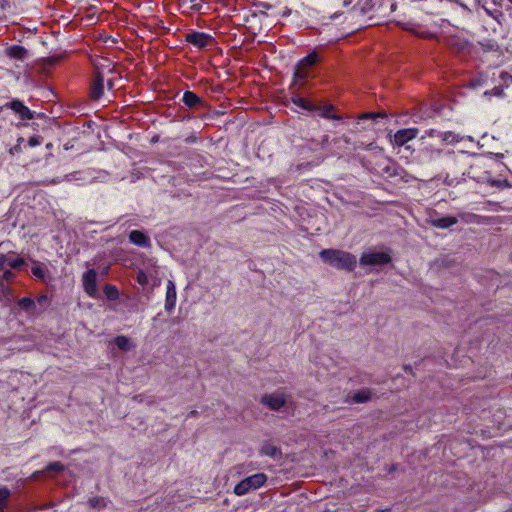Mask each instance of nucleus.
<instances>
[{
	"instance_id": "nucleus-32",
	"label": "nucleus",
	"mask_w": 512,
	"mask_h": 512,
	"mask_svg": "<svg viewBox=\"0 0 512 512\" xmlns=\"http://www.w3.org/2000/svg\"><path fill=\"white\" fill-rule=\"evenodd\" d=\"M31 272L35 277H37L39 279H44V277H45V271L40 264H35L31 268Z\"/></svg>"
},
{
	"instance_id": "nucleus-22",
	"label": "nucleus",
	"mask_w": 512,
	"mask_h": 512,
	"mask_svg": "<svg viewBox=\"0 0 512 512\" xmlns=\"http://www.w3.org/2000/svg\"><path fill=\"white\" fill-rule=\"evenodd\" d=\"M11 491L6 486H0V512L8 507Z\"/></svg>"
},
{
	"instance_id": "nucleus-15",
	"label": "nucleus",
	"mask_w": 512,
	"mask_h": 512,
	"mask_svg": "<svg viewBox=\"0 0 512 512\" xmlns=\"http://www.w3.org/2000/svg\"><path fill=\"white\" fill-rule=\"evenodd\" d=\"M14 300L12 289L9 283L0 281V302L4 306H9Z\"/></svg>"
},
{
	"instance_id": "nucleus-11",
	"label": "nucleus",
	"mask_w": 512,
	"mask_h": 512,
	"mask_svg": "<svg viewBox=\"0 0 512 512\" xmlns=\"http://www.w3.org/2000/svg\"><path fill=\"white\" fill-rule=\"evenodd\" d=\"M104 91V79L103 76L97 72L94 75V78L91 82L90 86V98L92 100H99L103 95Z\"/></svg>"
},
{
	"instance_id": "nucleus-43",
	"label": "nucleus",
	"mask_w": 512,
	"mask_h": 512,
	"mask_svg": "<svg viewBox=\"0 0 512 512\" xmlns=\"http://www.w3.org/2000/svg\"><path fill=\"white\" fill-rule=\"evenodd\" d=\"M42 472H43V471H36V472H34V473H33L32 477H33V478H36V477H38Z\"/></svg>"
},
{
	"instance_id": "nucleus-39",
	"label": "nucleus",
	"mask_w": 512,
	"mask_h": 512,
	"mask_svg": "<svg viewBox=\"0 0 512 512\" xmlns=\"http://www.w3.org/2000/svg\"><path fill=\"white\" fill-rule=\"evenodd\" d=\"M48 302L47 295H41L37 298V303L41 306H44Z\"/></svg>"
},
{
	"instance_id": "nucleus-1",
	"label": "nucleus",
	"mask_w": 512,
	"mask_h": 512,
	"mask_svg": "<svg viewBox=\"0 0 512 512\" xmlns=\"http://www.w3.org/2000/svg\"><path fill=\"white\" fill-rule=\"evenodd\" d=\"M319 256L323 262L338 270L352 272L357 265L356 256L344 250L323 249L320 251Z\"/></svg>"
},
{
	"instance_id": "nucleus-18",
	"label": "nucleus",
	"mask_w": 512,
	"mask_h": 512,
	"mask_svg": "<svg viewBox=\"0 0 512 512\" xmlns=\"http://www.w3.org/2000/svg\"><path fill=\"white\" fill-rule=\"evenodd\" d=\"M182 101L189 108L201 107L203 105V100L192 91L184 92Z\"/></svg>"
},
{
	"instance_id": "nucleus-7",
	"label": "nucleus",
	"mask_w": 512,
	"mask_h": 512,
	"mask_svg": "<svg viewBox=\"0 0 512 512\" xmlns=\"http://www.w3.org/2000/svg\"><path fill=\"white\" fill-rule=\"evenodd\" d=\"M186 42L197 48H205L213 42V37L203 32H192L186 35Z\"/></svg>"
},
{
	"instance_id": "nucleus-10",
	"label": "nucleus",
	"mask_w": 512,
	"mask_h": 512,
	"mask_svg": "<svg viewBox=\"0 0 512 512\" xmlns=\"http://www.w3.org/2000/svg\"><path fill=\"white\" fill-rule=\"evenodd\" d=\"M418 133V128H406L398 130L394 135L393 144L399 147L403 146L410 140L416 138Z\"/></svg>"
},
{
	"instance_id": "nucleus-28",
	"label": "nucleus",
	"mask_w": 512,
	"mask_h": 512,
	"mask_svg": "<svg viewBox=\"0 0 512 512\" xmlns=\"http://www.w3.org/2000/svg\"><path fill=\"white\" fill-rule=\"evenodd\" d=\"M88 504L91 508L102 509L105 508L107 503L103 497H92L88 500Z\"/></svg>"
},
{
	"instance_id": "nucleus-37",
	"label": "nucleus",
	"mask_w": 512,
	"mask_h": 512,
	"mask_svg": "<svg viewBox=\"0 0 512 512\" xmlns=\"http://www.w3.org/2000/svg\"><path fill=\"white\" fill-rule=\"evenodd\" d=\"M484 94L485 95L501 96L503 94V90L499 87H495L491 91H486Z\"/></svg>"
},
{
	"instance_id": "nucleus-3",
	"label": "nucleus",
	"mask_w": 512,
	"mask_h": 512,
	"mask_svg": "<svg viewBox=\"0 0 512 512\" xmlns=\"http://www.w3.org/2000/svg\"><path fill=\"white\" fill-rule=\"evenodd\" d=\"M267 475L265 473H256L254 475L248 476L241 480L237 485L234 487V493L237 496H243L250 491L257 490L264 486V484L267 482Z\"/></svg>"
},
{
	"instance_id": "nucleus-25",
	"label": "nucleus",
	"mask_w": 512,
	"mask_h": 512,
	"mask_svg": "<svg viewBox=\"0 0 512 512\" xmlns=\"http://www.w3.org/2000/svg\"><path fill=\"white\" fill-rule=\"evenodd\" d=\"M487 80V76L483 73H479L478 75H476L475 77L471 78L467 84H466V87L468 88H471V89H475L477 87H480L482 86Z\"/></svg>"
},
{
	"instance_id": "nucleus-24",
	"label": "nucleus",
	"mask_w": 512,
	"mask_h": 512,
	"mask_svg": "<svg viewBox=\"0 0 512 512\" xmlns=\"http://www.w3.org/2000/svg\"><path fill=\"white\" fill-rule=\"evenodd\" d=\"M115 344L120 350H123V351H128L134 347V345L131 343L130 339L123 335L117 336L115 338Z\"/></svg>"
},
{
	"instance_id": "nucleus-40",
	"label": "nucleus",
	"mask_w": 512,
	"mask_h": 512,
	"mask_svg": "<svg viewBox=\"0 0 512 512\" xmlns=\"http://www.w3.org/2000/svg\"><path fill=\"white\" fill-rule=\"evenodd\" d=\"M339 141H344L346 144H349L350 143V139L346 136H342L338 139H335V142H339Z\"/></svg>"
},
{
	"instance_id": "nucleus-8",
	"label": "nucleus",
	"mask_w": 512,
	"mask_h": 512,
	"mask_svg": "<svg viewBox=\"0 0 512 512\" xmlns=\"http://www.w3.org/2000/svg\"><path fill=\"white\" fill-rule=\"evenodd\" d=\"M4 107L13 110L16 114L19 115L22 120H31L34 118V112L31 111L27 106L23 104L22 101L18 99H14L9 103H6Z\"/></svg>"
},
{
	"instance_id": "nucleus-17",
	"label": "nucleus",
	"mask_w": 512,
	"mask_h": 512,
	"mask_svg": "<svg viewBox=\"0 0 512 512\" xmlns=\"http://www.w3.org/2000/svg\"><path fill=\"white\" fill-rule=\"evenodd\" d=\"M17 304L18 307L28 315H35L38 313L36 302L30 297L21 298Z\"/></svg>"
},
{
	"instance_id": "nucleus-45",
	"label": "nucleus",
	"mask_w": 512,
	"mask_h": 512,
	"mask_svg": "<svg viewBox=\"0 0 512 512\" xmlns=\"http://www.w3.org/2000/svg\"><path fill=\"white\" fill-rule=\"evenodd\" d=\"M324 512H329V510H326V511H324Z\"/></svg>"
},
{
	"instance_id": "nucleus-38",
	"label": "nucleus",
	"mask_w": 512,
	"mask_h": 512,
	"mask_svg": "<svg viewBox=\"0 0 512 512\" xmlns=\"http://www.w3.org/2000/svg\"><path fill=\"white\" fill-rule=\"evenodd\" d=\"M319 106H320V105H317V104H315V103L308 102L307 107H306V109H305V110L318 112V108H319Z\"/></svg>"
},
{
	"instance_id": "nucleus-6",
	"label": "nucleus",
	"mask_w": 512,
	"mask_h": 512,
	"mask_svg": "<svg viewBox=\"0 0 512 512\" xmlns=\"http://www.w3.org/2000/svg\"><path fill=\"white\" fill-rule=\"evenodd\" d=\"M448 45L451 52L461 58H465L472 51V45L467 40L458 37L449 38Z\"/></svg>"
},
{
	"instance_id": "nucleus-31",
	"label": "nucleus",
	"mask_w": 512,
	"mask_h": 512,
	"mask_svg": "<svg viewBox=\"0 0 512 512\" xmlns=\"http://www.w3.org/2000/svg\"><path fill=\"white\" fill-rule=\"evenodd\" d=\"M25 264V261L23 258H15L12 260H8L6 262V266H8L10 269H20Z\"/></svg>"
},
{
	"instance_id": "nucleus-19",
	"label": "nucleus",
	"mask_w": 512,
	"mask_h": 512,
	"mask_svg": "<svg viewBox=\"0 0 512 512\" xmlns=\"http://www.w3.org/2000/svg\"><path fill=\"white\" fill-rule=\"evenodd\" d=\"M27 54V49L20 45H13L6 49V55L16 60H24Z\"/></svg>"
},
{
	"instance_id": "nucleus-13",
	"label": "nucleus",
	"mask_w": 512,
	"mask_h": 512,
	"mask_svg": "<svg viewBox=\"0 0 512 512\" xmlns=\"http://www.w3.org/2000/svg\"><path fill=\"white\" fill-rule=\"evenodd\" d=\"M129 240L140 247H149L151 245L149 237L139 230H132L129 233Z\"/></svg>"
},
{
	"instance_id": "nucleus-29",
	"label": "nucleus",
	"mask_w": 512,
	"mask_h": 512,
	"mask_svg": "<svg viewBox=\"0 0 512 512\" xmlns=\"http://www.w3.org/2000/svg\"><path fill=\"white\" fill-rule=\"evenodd\" d=\"M104 293L106 294L107 298L110 300H116L119 296V292H118L117 288L110 284H107L104 287Z\"/></svg>"
},
{
	"instance_id": "nucleus-42",
	"label": "nucleus",
	"mask_w": 512,
	"mask_h": 512,
	"mask_svg": "<svg viewBox=\"0 0 512 512\" xmlns=\"http://www.w3.org/2000/svg\"><path fill=\"white\" fill-rule=\"evenodd\" d=\"M198 415V411L197 410H192L189 412L188 414V417H196Z\"/></svg>"
},
{
	"instance_id": "nucleus-14",
	"label": "nucleus",
	"mask_w": 512,
	"mask_h": 512,
	"mask_svg": "<svg viewBox=\"0 0 512 512\" xmlns=\"http://www.w3.org/2000/svg\"><path fill=\"white\" fill-rule=\"evenodd\" d=\"M7 257L4 254L0 255V281L10 283L15 278V273L6 266Z\"/></svg>"
},
{
	"instance_id": "nucleus-34",
	"label": "nucleus",
	"mask_w": 512,
	"mask_h": 512,
	"mask_svg": "<svg viewBox=\"0 0 512 512\" xmlns=\"http://www.w3.org/2000/svg\"><path fill=\"white\" fill-rule=\"evenodd\" d=\"M384 113H364L359 117V120H373L377 117H384Z\"/></svg>"
},
{
	"instance_id": "nucleus-23",
	"label": "nucleus",
	"mask_w": 512,
	"mask_h": 512,
	"mask_svg": "<svg viewBox=\"0 0 512 512\" xmlns=\"http://www.w3.org/2000/svg\"><path fill=\"white\" fill-rule=\"evenodd\" d=\"M260 453H261V455H265V456H269V457H276L281 452H280V449L277 446H275V445H273L271 443H265L261 447Z\"/></svg>"
},
{
	"instance_id": "nucleus-30",
	"label": "nucleus",
	"mask_w": 512,
	"mask_h": 512,
	"mask_svg": "<svg viewBox=\"0 0 512 512\" xmlns=\"http://www.w3.org/2000/svg\"><path fill=\"white\" fill-rule=\"evenodd\" d=\"M64 469H65V466L61 462L56 461V462L49 463L46 466L44 471L59 473V472L64 471Z\"/></svg>"
},
{
	"instance_id": "nucleus-5",
	"label": "nucleus",
	"mask_w": 512,
	"mask_h": 512,
	"mask_svg": "<svg viewBox=\"0 0 512 512\" xmlns=\"http://www.w3.org/2000/svg\"><path fill=\"white\" fill-rule=\"evenodd\" d=\"M260 402L270 410L279 411L285 406L287 402V395L283 391L277 390L274 393L263 395Z\"/></svg>"
},
{
	"instance_id": "nucleus-35",
	"label": "nucleus",
	"mask_w": 512,
	"mask_h": 512,
	"mask_svg": "<svg viewBox=\"0 0 512 512\" xmlns=\"http://www.w3.org/2000/svg\"><path fill=\"white\" fill-rule=\"evenodd\" d=\"M292 102L297 105L298 107H301L303 109H306L307 107V104H308V100L304 99V98H301V97H295V98H292Z\"/></svg>"
},
{
	"instance_id": "nucleus-20",
	"label": "nucleus",
	"mask_w": 512,
	"mask_h": 512,
	"mask_svg": "<svg viewBox=\"0 0 512 512\" xmlns=\"http://www.w3.org/2000/svg\"><path fill=\"white\" fill-rule=\"evenodd\" d=\"M335 107L331 104L319 106L318 114L325 119L340 120L341 117L335 113Z\"/></svg>"
},
{
	"instance_id": "nucleus-41",
	"label": "nucleus",
	"mask_w": 512,
	"mask_h": 512,
	"mask_svg": "<svg viewBox=\"0 0 512 512\" xmlns=\"http://www.w3.org/2000/svg\"><path fill=\"white\" fill-rule=\"evenodd\" d=\"M19 151H20V144H17L12 149H10L11 154H14V152H19Z\"/></svg>"
},
{
	"instance_id": "nucleus-4",
	"label": "nucleus",
	"mask_w": 512,
	"mask_h": 512,
	"mask_svg": "<svg viewBox=\"0 0 512 512\" xmlns=\"http://www.w3.org/2000/svg\"><path fill=\"white\" fill-rule=\"evenodd\" d=\"M392 258L386 252H367L363 253L360 257V265L362 266H382L389 264Z\"/></svg>"
},
{
	"instance_id": "nucleus-44",
	"label": "nucleus",
	"mask_w": 512,
	"mask_h": 512,
	"mask_svg": "<svg viewBox=\"0 0 512 512\" xmlns=\"http://www.w3.org/2000/svg\"><path fill=\"white\" fill-rule=\"evenodd\" d=\"M108 87L111 89L113 87V83L111 80L108 81Z\"/></svg>"
},
{
	"instance_id": "nucleus-33",
	"label": "nucleus",
	"mask_w": 512,
	"mask_h": 512,
	"mask_svg": "<svg viewBox=\"0 0 512 512\" xmlns=\"http://www.w3.org/2000/svg\"><path fill=\"white\" fill-rule=\"evenodd\" d=\"M137 282L142 286H145L148 284V276L143 270L138 271Z\"/></svg>"
},
{
	"instance_id": "nucleus-27",
	"label": "nucleus",
	"mask_w": 512,
	"mask_h": 512,
	"mask_svg": "<svg viewBox=\"0 0 512 512\" xmlns=\"http://www.w3.org/2000/svg\"><path fill=\"white\" fill-rule=\"evenodd\" d=\"M441 138L444 142L448 144L458 143L462 140V137L459 134H455L454 132L451 131L442 133Z\"/></svg>"
},
{
	"instance_id": "nucleus-36",
	"label": "nucleus",
	"mask_w": 512,
	"mask_h": 512,
	"mask_svg": "<svg viewBox=\"0 0 512 512\" xmlns=\"http://www.w3.org/2000/svg\"><path fill=\"white\" fill-rule=\"evenodd\" d=\"M42 143V138L39 136H32L28 140V144L31 147H35L37 145H40Z\"/></svg>"
},
{
	"instance_id": "nucleus-12",
	"label": "nucleus",
	"mask_w": 512,
	"mask_h": 512,
	"mask_svg": "<svg viewBox=\"0 0 512 512\" xmlns=\"http://www.w3.org/2000/svg\"><path fill=\"white\" fill-rule=\"evenodd\" d=\"M176 298H177L176 286L172 280H168L166 299H165V309L168 312L172 311L175 308Z\"/></svg>"
},
{
	"instance_id": "nucleus-2",
	"label": "nucleus",
	"mask_w": 512,
	"mask_h": 512,
	"mask_svg": "<svg viewBox=\"0 0 512 512\" xmlns=\"http://www.w3.org/2000/svg\"><path fill=\"white\" fill-rule=\"evenodd\" d=\"M318 61L317 53L313 52L301 59L294 71L293 83L291 85L292 88H300L302 87L306 80L310 76V69L314 66Z\"/></svg>"
},
{
	"instance_id": "nucleus-21",
	"label": "nucleus",
	"mask_w": 512,
	"mask_h": 512,
	"mask_svg": "<svg viewBox=\"0 0 512 512\" xmlns=\"http://www.w3.org/2000/svg\"><path fill=\"white\" fill-rule=\"evenodd\" d=\"M457 222H458V220L456 217L446 216V217H442V218L433 220L432 224H433V226H435L437 228L445 229V228L451 227L452 225L456 224Z\"/></svg>"
},
{
	"instance_id": "nucleus-26",
	"label": "nucleus",
	"mask_w": 512,
	"mask_h": 512,
	"mask_svg": "<svg viewBox=\"0 0 512 512\" xmlns=\"http://www.w3.org/2000/svg\"><path fill=\"white\" fill-rule=\"evenodd\" d=\"M370 398L371 391L368 389L359 390L353 395V401L355 403H364L367 402Z\"/></svg>"
},
{
	"instance_id": "nucleus-9",
	"label": "nucleus",
	"mask_w": 512,
	"mask_h": 512,
	"mask_svg": "<svg viewBox=\"0 0 512 512\" xmlns=\"http://www.w3.org/2000/svg\"><path fill=\"white\" fill-rule=\"evenodd\" d=\"M84 291L90 296L94 297L97 293V273L94 269H90L84 273L83 278Z\"/></svg>"
},
{
	"instance_id": "nucleus-16",
	"label": "nucleus",
	"mask_w": 512,
	"mask_h": 512,
	"mask_svg": "<svg viewBox=\"0 0 512 512\" xmlns=\"http://www.w3.org/2000/svg\"><path fill=\"white\" fill-rule=\"evenodd\" d=\"M371 7L376 8L380 13L387 10L392 12L396 9V3L393 0H370Z\"/></svg>"
}]
</instances>
